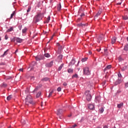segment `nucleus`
I'll list each match as a JSON object with an SVG mask.
<instances>
[{"label":"nucleus","instance_id":"f257e3e1","mask_svg":"<svg viewBox=\"0 0 128 128\" xmlns=\"http://www.w3.org/2000/svg\"><path fill=\"white\" fill-rule=\"evenodd\" d=\"M42 18H44V14L42 13H38L34 17L33 22L34 24H36V22H38L40 20H42Z\"/></svg>","mask_w":128,"mask_h":128},{"label":"nucleus","instance_id":"f03ea898","mask_svg":"<svg viewBox=\"0 0 128 128\" xmlns=\"http://www.w3.org/2000/svg\"><path fill=\"white\" fill-rule=\"evenodd\" d=\"M25 104L26 106H30V104H34V102L32 101V96L28 95L25 99Z\"/></svg>","mask_w":128,"mask_h":128},{"label":"nucleus","instance_id":"7ed1b4c3","mask_svg":"<svg viewBox=\"0 0 128 128\" xmlns=\"http://www.w3.org/2000/svg\"><path fill=\"white\" fill-rule=\"evenodd\" d=\"M84 74L85 76H90V70L88 67H86L83 68Z\"/></svg>","mask_w":128,"mask_h":128},{"label":"nucleus","instance_id":"20e7f679","mask_svg":"<svg viewBox=\"0 0 128 128\" xmlns=\"http://www.w3.org/2000/svg\"><path fill=\"white\" fill-rule=\"evenodd\" d=\"M85 96H86V99L88 102H90V100H92V95H90V91H86Z\"/></svg>","mask_w":128,"mask_h":128},{"label":"nucleus","instance_id":"39448f33","mask_svg":"<svg viewBox=\"0 0 128 128\" xmlns=\"http://www.w3.org/2000/svg\"><path fill=\"white\" fill-rule=\"evenodd\" d=\"M122 83V78H118L117 80H116L114 82L115 86H118V84H120Z\"/></svg>","mask_w":128,"mask_h":128},{"label":"nucleus","instance_id":"423d86ee","mask_svg":"<svg viewBox=\"0 0 128 128\" xmlns=\"http://www.w3.org/2000/svg\"><path fill=\"white\" fill-rule=\"evenodd\" d=\"M52 64H54V61H51L50 62L46 64V66L50 68V66H52Z\"/></svg>","mask_w":128,"mask_h":128},{"label":"nucleus","instance_id":"0eeeda50","mask_svg":"<svg viewBox=\"0 0 128 128\" xmlns=\"http://www.w3.org/2000/svg\"><path fill=\"white\" fill-rule=\"evenodd\" d=\"M88 108L89 110H94V104H88Z\"/></svg>","mask_w":128,"mask_h":128},{"label":"nucleus","instance_id":"6e6552de","mask_svg":"<svg viewBox=\"0 0 128 128\" xmlns=\"http://www.w3.org/2000/svg\"><path fill=\"white\" fill-rule=\"evenodd\" d=\"M16 40L17 42H22V39L20 38H16Z\"/></svg>","mask_w":128,"mask_h":128},{"label":"nucleus","instance_id":"1a4fd4ad","mask_svg":"<svg viewBox=\"0 0 128 128\" xmlns=\"http://www.w3.org/2000/svg\"><path fill=\"white\" fill-rule=\"evenodd\" d=\"M62 114V109H58L57 110V115L60 116V114Z\"/></svg>","mask_w":128,"mask_h":128},{"label":"nucleus","instance_id":"9d476101","mask_svg":"<svg viewBox=\"0 0 128 128\" xmlns=\"http://www.w3.org/2000/svg\"><path fill=\"white\" fill-rule=\"evenodd\" d=\"M116 37H113L112 39V44H114L116 42Z\"/></svg>","mask_w":128,"mask_h":128},{"label":"nucleus","instance_id":"9b49d317","mask_svg":"<svg viewBox=\"0 0 128 128\" xmlns=\"http://www.w3.org/2000/svg\"><path fill=\"white\" fill-rule=\"evenodd\" d=\"M42 88V85H39V86H36V88L33 91V92H36V91L38 90V88Z\"/></svg>","mask_w":128,"mask_h":128},{"label":"nucleus","instance_id":"f8f14e48","mask_svg":"<svg viewBox=\"0 0 128 128\" xmlns=\"http://www.w3.org/2000/svg\"><path fill=\"white\" fill-rule=\"evenodd\" d=\"M104 108L102 107L101 108H100L99 109L98 112H100V114H102V112H104Z\"/></svg>","mask_w":128,"mask_h":128},{"label":"nucleus","instance_id":"ddd939ff","mask_svg":"<svg viewBox=\"0 0 128 128\" xmlns=\"http://www.w3.org/2000/svg\"><path fill=\"white\" fill-rule=\"evenodd\" d=\"M124 106V103H120V104H118V108H122V106Z\"/></svg>","mask_w":128,"mask_h":128},{"label":"nucleus","instance_id":"4468645a","mask_svg":"<svg viewBox=\"0 0 128 128\" xmlns=\"http://www.w3.org/2000/svg\"><path fill=\"white\" fill-rule=\"evenodd\" d=\"M124 50H126V52H127V50H128V44H126L124 46Z\"/></svg>","mask_w":128,"mask_h":128},{"label":"nucleus","instance_id":"2eb2a0df","mask_svg":"<svg viewBox=\"0 0 128 128\" xmlns=\"http://www.w3.org/2000/svg\"><path fill=\"white\" fill-rule=\"evenodd\" d=\"M14 30V28L11 27L10 28L8 29L6 31L7 32H12Z\"/></svg>","mask_w":128,"mask_h":128},{"label":"nucleus","instance_id":"dca6fc26","mask_svg":"<svg viewBox=\"0 0 128 128\" xmlns=\"http://www.w3.org/2000/svg\"><path fill=\"white\" fill-rule=\"evenodd\" d=\"M64 64H62L58 68V70H62V68L64 67Z\"/></svg>","mask_w":128,"mask_h":128},{"label":"nucleus","instance_id":"f3484780","mask_svg":"<svg viewBox=\"0 0 128 128\" xmlns=\"http://www.w3.org/2000/svg\"><path fill=\"white\" fill-rule=\"evenodd\" d=\"M54 90H52L51 92H50L49 95L48 96V98H50L52 96V94H54Z\"/></svg>","mask_w":128,"mask_h":128},{"label":"nucleus","instance_id":"a211bd4d","mask_svg":"<svg viewBox=\"0 0 128 128\" xmlns=\"http://www.w3.org/2000/svg\"><path fill=\"white\" fill-rule=\"evenodd\" d=\"M123 20H128V16L124 15V16H122Z\"/></svg>","mask_w":128,"mask_h":128},{"label":"nucleus","instance_id":"6ab92c4d","mask_svg":"<svg viewBox=\"0 0 128 128\" xmlns=\"http://www.w3.org/2000/svg\"><path fill=\"white\" fill-rule=\"evenodd\" d=\"M42 94V92H39L36 95V98H40V94Z\"/></svg>","mask_w":128,"mask_h":128},{"label":"nucleus","instance_id":"aec40b11","mask_svg":"<svg viewBox=\"0 0 128 128\" xmlns=\"http://www.w3.org/2000/svg\"><path fill=\"white\" fill-rule=\"evenodd\" d=\"M76 64V60H74V59H72L70 62V64Z\"/></svg>","mask_w":128,"mask_h":128},{"label":"nucleus","instance_id":"412c9836","mask_svg":"<svg viewBox=\"0 0 128 128\" xmlns=\"http://www.w3.org/2000/svg\"><path fill=\"white\" fill-rule=\"evenodd\" d=\"M48 78H45L42 79V82H48Z\"/></svg>","mask_w":128,"mask_h":128},{"label":"nucleus","instance_id":"4be33fe9","mask_svg":"<svg viewBox=\"0 0 128 128\" xmlns=\"http://www.w3.org/2000/svg\"><path fill=\"white\" fill-rule=\"evenodd\" d=\"M28 30V28H24L22 30V32L23 34H24L26 32V31Z\"/></svg>","mask_w":128,"mask_h":128},{"label":"nucleus","instance_id":"5701e85b","mask_svg":"<svg viewBox=\"0 0 128 128\" xmlns=\"http://www.w3.org/2000/svg\"><path fill=\"white\" fill-rule=\"evenodd\" d=\"M44 56L46 58H50V55L48 53L45 54Z\"/></svg>","mask_w":128,"mask_h":128},{"label":"nucleus","instance_id":"b1692460","mask_svg":"<svg viewBox=\"0 0 128 128\" xmlns=\"http://www.w3.org/2000/svg\"><path fill=\"white\" fill-rule=\"evenodd\" d=\"M72 72H74V70H72V69H68V72L69 73V74H72Z\"/></svg>","mask_w":128,"mask_h":128},{"label":"nucleus","instance_id":"393cba45","mask_svg":"<svg viewBox=\"0 0 128 128\" xmlns=\"http://www.w3.org/2000/svg\"><path fill=\"white\" fill-rule=\"evenodd\" d=\"M12 95H10L7 97V100H12Z\"/></svg>","mask_w":128,"mask_h":128},{"label":"nucleus","instance_id":"a878e982","mask_svg":"<svg viewBox=\"0 0 128 128\" xmlns=\"http://www.w3.org/2000/svg\"><path fill=\"white\" fill-rule=\"evenodd\" d=\"M96 100H98V102H100V96H97L96 97Z\"/></svg>","mask_w":128,"mask_h":128},{"label":"nucleus","instance_id":"bb28decb","mask_svg":"<svg viewBox=\"0 0 128 128\" xmlns=\"http://www.w3.org/2000/svg\"><path fill=\"white\" fill-rule=\"evenodd\" d=\"M112 68V65H108V66L106 68H105V70H110V68Z\"/></svg>","mask_w":128,"mask_h":128},{"label":"nucleus","instance_id":"cd10ccee","mask_svg":"<svg viewBox=\"0 0 128 128\" xmlns=\"http://www.w3.org/2000/svg\"><path fill=\"white\" fill-rule=\"evenodd\" d=\"M86 60H88L87 58H82V62H86Z\"/></svg>","mask_w":128,"mask_h":128},{"label":"nucleus","instance_id":"c85d7f7f","mask_svg":"<svg viewBox=\"0 0 128 128\" xmlns=\"http://www.w3.org/2000/svg\"><path fill=\"white\" fill-rule=\"evenodd\" d=\"M36 60H42V58H40V57L38 56L36 57Z\"/></svg>","mask_w":128,"mask_h":128},{"label":"nucleus","instance_id":"c756f323","mask_svg":"<svg viewBox=\"0 0 128 128\" xmlns=\"http://www.w3.org/2000/svg\"><path fill=\"white\" fill-rule=\"evenodd\" d=\"M78 78V74H75L73 75L72 76V78Z\"/></svg>","mask_w":128,"mask_h":128},{"label":"nucleus","instance_id":"7c9ffc66","mask_svg":"<svg viewBox=\"0 0 128 128\" xmlns=\"http://www.w3.org/2000/svg\"><path fill=\"white\" fill-rule=\"evenodd\" d=\"M88 23H86V24H82V28H84V26H88Z\"/></svg>","mask_w":128,"mask_h":128},{"label":"nucleus","instance_id":"2f4dec72","mask_svg":"<svg viewBox=\"0 0 128 128\" xmlns=\"http://www.w3.org/2000/svg\"><path fill=\"white\" fill-rule=\"evenodd\" d=\"M14 12H12V14H11L10 17V19L12 18H14Z\"/></svg>","mask_w":128,"mask_h":128},{"label":"nucleus","instance_id":"473e14b6","mask_svg":"<svg viewBox=\"0 0 128 128\" xmlns=\"http://www.w3.org/2000/svg\"><path fill=\"white\" fill-rule=\"evenodd\" d=\"M100 14H102V12L99 11V12L96 14V16H100Z\"/></svg>","mask_w":128,"mask_h":128},{"label":"nucleus","instance_id":"72a5a7b5","mask_svg":"<svg viewBox=\"0 0 128 128\" xmlns=\"http://www.w3.org/2000/svg\"><path fill=\"white\" fill-rule=\"evenodd\" d=\"M60 8H62V5L60 4L58 7V10H60Z\"/></svg>","mask_w":128,"mask_h":128},{"label":"nucleus","instance_id":"f704fd0d","mask_svg":"<svg viewBox=\"0 0 128 128\" xmlns=\"http://www.w3.org/2000/svg\"><path fill=\"white\" fill-rule=\"evenodd\" d=\"M30 10H32V8L30 6H29L28 9L27 10V12H30Z\"/></svg>","mask_w":128,"mask_h":128},{"label":"nucleus","instance_id":"c9c22d12","mask_svg":"<svg viewBox=\"0 0 128 128\" xmlns=\"http://www.w3.org/2000/svg\"><path fill=\"white\" fill-rule=\"evenodd\" d=\"M50 20V16H48L47 18L46 22H49Z\"/></svg>","mask_w":128,"mask_h":128},{"label":"nucleus","instance_id":"e433bc0d","mask_svg":"<svg viewBox=\"0 0 128 128\" xmlns=\"http://www.w3.org/2000/svg\"><path fill=\"white\" fill-rule=\"evenodd\" d=\"M7 86H8V84H4V83L2 84V86H4V88H6Z\"/></svg>","mask_w":128,"mask_h":128},{"label":"nucleus","instance_id":"4c0bfd02","mask_svg":"<svg viewBox=\"0 0 128 128\" xmlns=\"http://www.w3.org/2000/svg\"><path fill=\"white\" fill-rule=\"evenodd\" d=\"M58 60H62V55H60L58 56Z\"/></svg>","mask_w":128,"mask_h":128},{"label":"nucleus","instance_id":"58836bf2","mask_svg":"<svg viewBox=\"0 0 128 128\" xmlns=\"http://www.w3.org/2000/svg\"><path fill=\"white\" fill-rule=\"evenodd\" d=\"M11 42H16V38H11Z\"/></svg>","mask_w":128,"mask_h":128},{"label":"nucleus","instance_id":"ea45409f","mask_svg":"<svg viewBox=\"0 0 128 128\" xmlns=\"http://www.w3.org/2000/svg\"><path fill=\"white\" fill-rule=\"evenodd\" d=\"M8 50H6V51H5L4 52V54H2V56H6V52H8Z\"/></svg>","mask_w":128,"mask_h":128},{"label":"nucleus","instance_id":"a19ab883","mask_svg":"<svg viewBox=\"0 0 128 128\" xmlns=\"http://www.w3.org/2000/svg\"><path fill=\"white\" fill-rule=\"evenodd\" d=\"M118 76L119 78H122V74L120 73L118 74Z\"/></svg>","mask_w":128,"mask_h":128},{"label":"nucleus","instance_id":"79ce46f5","mask_svg":"<svg viewBox=\"0 0 128 128\" xmlns=\"http://www.w3.org/2000/svg\"><path fill=\"white\" fill-rule=\"evenodd\" d=\"M126 66H125V67L123 68L122 69V72H124V70H126Z\"/></svg>","mask_w":128,"mask_h":128},{"label":"nucleus","instance_id":"37998d69","mask_svg":"<svg viewBox=\"0 0 128 128\" xmlns=\"http://www.w3.org/2000/svg\"><path fill=\"white\" fill-rule=\"evenodd\" d=\"M57 90L58 92H60V90H62V88L59 87L57 88Z\"/></svg>","mask_w":128,"mask_h":128},{"label":"nucleus","instance_id":"c03bdc74","mask_svg":"<svg viewBox=\"0 0 128 128\" xmlns=\"http://www.w3.org/2000/svg\"><path fill=\"white\" fill-rule=\"evenodd\" d=\"M78 26L82 27V23H80V24H78Z\"/></svg>","mask_w":128,"mask_h":128},{"label":"nucleus","instance_id":"a18cd8bd","mask_svg":"<svg viewBox=\"0 0 128 128\" xmlns=\"http://www.w3.org/2000/svg\"><path fill=\"white\" fill-rule=\"evenodd\" d=\"M22 122L24 124H26V120H22Z\"/></svg>","mask_w":128,"mask_h":128},{"label":"nucleus","instance_id":"49530a36","mask_svg":"<svg viewBox=\"0 0 128 128\" xmlns=\"http://www.w3.org/2000/svg\"><path fill=\"white\" fill-rule=\"evenodd\" d=\"M63 86H68V84H66V82H64L63 83Z\"/></svg>","mask_w":128,"mask_h":128},{"label":"nucleus","instance_id":"de8ad7c7","mask_svg":"<svg viewBox=\"0 0 128 128\" xmlns=\"http://www.w3.org/2000/svg\"><path fill=\"white\" fill-rule=\"evenodd\" d=\"M30 80H34V76H31V77H30Z\"/></svg>","mask_w":128,"mask_h":128},{"label":"nucleus","instance_id":"09e8293b","mask_svg":"<svg viewBox=\"0 0 128 128\" xmlns=\"http://www.w3.org/2000/svg\"><path fill=\"white\" fill-rule=\"evenodd\" d=\"M125 88H128V83L125 84Z\"/></svg>","mask_w":128,"mask_h":128},{"label":"nucleus","instance_id":"8fccbe9b","mask_svg":"<svg viewBox=\"0 0 128 128\" xmlns=\"http://www.w3.org/2000/svg\"><path fill=\"white\" fill-rule=\"evenodd\" d=\"M104 52L105 54H106V52H108V49H104Z\"/></svg>","mask_w":128,"mask_h":128},{"label":"nucleus","instance_id":"3c124183","mask_svg":"<svg viewBox=\"0 0 128 128\" xmlns=\"http://www.w3.org/2000/svg\"><path fill=\"white\" fill-rule=\"evenodd\" d=\"M8 35L5 36V40H8Z\"/></svg>","mask_w":128,"mask_h":128},{"label":"nucleus","instance_id":"603ef678","mask_svg":"<svg viewBox=\"0 0 128 128\" xmlns=\"http://www.w3.org/2000/svg\"><path fill=\"white\" fill-rule=\"evenodd\" d=\"M84 16V14L82 13L81 15H80V16Z\"/></svg>","mask_w":128,"mask_h":128},{"label":"nucleus","instance_id":"864d4df0","mask_svg":"<svg viewBox=\"0 0 128 128\" xmlns=\"http://www.w3.org/2000/svg\"><path fill=\"white\" fill-rule=\"evenodd\" d=\"M72 126V128H76V124H74Z\"/></svg>","mask_w":128,"mask_h":128},{"label":"nucleus","instance_id":"5fc2aeb1","mask_svg":"<svg viewBox=\"0 0 128 128\" xmlns=\"http://www.w3.org/2000/svg\"><path fill=\"white\" fill-rule=\"evenodd\" d=\"M122 4V2L117 3L118 6H120Z\"/></svg>","mask_w":128,"mask_h":128},{"label":"nucleus","instance_id":"6e6d98bb","mask_svg":"<svg viewBox=\"0 0 128 128\" xmlns=\"http://www.w3.org/2000/svg\"><path fill=\"white\" fill-rule=\"evenodd\" d=\"M25 92L26 94H28V90H25Z\"/></svg>","mask_w":128,"mask_h":128},{"label":"nucleus","instance_id":"4d7b16f0","mask_svg":"<svg viewBox=\"0 0 128 128\" xmlns=\"http://www.w3.org/2000/svg\"><path fill=\"white\" fill-rule=\"evenodd\" d=\"M19 70H20V72H22V71L24 70V69H22V68H20V69Z\"/></svg>","mask_w":128,"mask_h":128},{"label":"nucleus","instance_id":"13d9d810","mask_svg":"<svg viewBox=\"0 0 128 128\" xmlns=\"http://www.w3.org/2000/svg\"><path fill=\"white\" fill-rule=\"evenodd\" d=\"M54 35L52 36V38L50 39V40H52V38H54Z\"/></svg>","mask_w":128,"mask_h":128},{"label":"nucleus","instance_id":"bf43d9fd","mask_svg":"<svg viewBox=\"0 0 128 128\" xmlns=\"http://www.w3.org/2000/svg\"><path fill=\"white\" fill-rule=\"evenodd\" d=\"M102 49L100 48L99 49H97L96 50L100 52Z\"/></svg>","mask_w":128,"mask_h":128},{"label":"nucleus","instance_id":"052dcab7","mask_svg":"<svg viewBox=\"0 0 128 128\" xmlns=\"http://www.w3.org/2000/svg\"><path fill=\"white\" fill-rule=\"evenodd\" d=\"M88 54H92V51H89Z\"/></svg>","mask_w":128,"mask_h":128},{"label":"nucleus","instance_id":"680f3d73","mask_svg":"<svg viewBox=\"0 0 128 128\" xmlns=\"http://www.w3.org/2000/svg\"><path fill=\"white\" fill-rule=\"evenodd\" d=\"M70 116H72V114L68 115V118H70Z\"/></svg>","mask_w":128,"mask_h":128},{"label":"nucleus","instance_id":"e2e57ef3","mask_svg":"<svg viewBox=\"0 0 128 128\" xmlns=\"http://www.w3.org/2000/svg\"><path fill=\"white\" fill-rule=\"evenodd\" d=\"M104 128H108V126H104Z\"/></svg>","mask_w":128,"mask_h":128},{"label":"nucleus","instance_id":"0e129e2a","mask_svg":"<svg viewBox=\"0 0 128 128\" xmlns=\"http://www.w3.org/2000/svg\"><path fill=\"white\" fill-rule=\"evenodd\" d=\"M104 84H106V82H104L102 84L103 86H104Z\"/></svg>","mask_w":128,"mask_h":128},{"label":"nucleus","instance_id":"69168bd1","mask_svg":"<svg viewBox=\"0 0 128 128\" xmlns=\"http://www.w3.org/2000/svg\"><path fill=\"white\" fill-rule=\"evenodd\" d=\"M18 52V50H16V52Z\"/></svg>","mask_w":128,"mask_h":128},{"label":"nucleus","instance_id":"338daca9","mask_svg":"<svg viewBox=\"0 0 128 128\" xmlns=\"http://www.w3.org/2000/svg\"><path fill=\"white\" fill-rule=\"evenodd\" d=\"M78 20H80L81 18H78Z\"/></svg>","mask_w":128,"mask_h":128},{"label":"nucleus","instance_id":"774afa93","mask_svg":"<svg viewBox=\"0 0 128 128\" xmlns=\"http://www.w3.org/2000/svg\"><path fill=\"white\" fill-rule=\"evenodd\" d=\"M126 40H127L128 42V37H127Z\"/></svg>","mask_w":128,"mask_h":128}]
</instances>
